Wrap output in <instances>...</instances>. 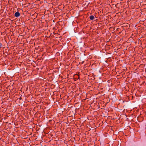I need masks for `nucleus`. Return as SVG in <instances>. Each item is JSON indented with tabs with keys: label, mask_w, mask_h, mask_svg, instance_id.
<instances>
[{
	"label": "nucleus",
	"mask_w": 146,
	"mask_h": 146,
	"mask_svg": "<svg viewBox=\"0 0 146 146\" xmlns=\"http://www.w3.org/2000/svg\"><path fill=\"white\" fill-rule=\"evenodd\" d=\"M74 31H75V28L74 29Z\"/></svg>",
	"instance_id": "obj_7"
},
{
	"label": "nucleus",
	"mask_w": 146,
	"mask_h": 146,
	"mask_svg": "<svg viewBox=\"0 0 146 146\" xmlns=\"http://www.w3.org/2000/svg\"><path fill=\"white\" fill-rule=\"evenodd\" d=\"M119 28H116V30H117V31H118L119 30Z\"/></svg>",
	"instance_id": "obj_4"
},
{
	"label": "nucleus",
	"mask_w": 146,
	"mask_h": 146,
	"mask_svg": "<svg viewBox=\"0 0 146 146\" xmlns=\"http://www.w3.org/2000/svg\"><path fill=\"white\" fill-rule=\"evenodd\" d=\"M127 27H128V26H129V25L128 24H127V25H126Z\"/></svg>",
	"instance_id": "obj_5"
},
{
	"label": "nucleus",
	"mask_w": 146,
	"mask_h": 146,
	"mask_svg": "<svg viewBox=\"0 0 146 146\" xmlns=\"http://www.w3.org/2000/svg\"><path fill=\"white\" fill-rule=\"evenodd\" d=\"M124 26H124V25H123V26H121V27H124Z\"/></svg>",
	"instance_id": "obj_6"
},
{
	"label": "nucleus",
	"mask_w": 146,
	"mask_h": 146,
	"mask_svg": "<svg viewBox=\"0 0 146 146\" xmlns=\"http://www.w3.org/2000/svg\"><path fill=\"white\" fill-rule=\"evenodd\" d=\"M20 15V13L18 12H16L15 14V16L16 17H19Z\"/></svg>",
	"instance_id": "obj_1"
},
{
	"label": "nucleus",
	"mask_w": 146,
	"mask_h": 146,
	"mask_svg": "<svg viewBox=\"0 0 146 146\" xmlns=\"http://www.w3.org/2000/svg\"><path fill=\"white\" fill-rule=\"evenodd\" d=\"M89 18L91 20H93L95 19V17L94 15L90 16L89 17Z\"/></svg>",
	"instance_id": "obj_2"
},
{
	"label": "nucleus",
	"mask_w": 146,
	"mask_h": 146,
	"mask_svg": "<svg viewBox=\"0 0 146 146\" xmlns=\"http://www.w3.org/2000/svg\"><path fill=\"white\" fill-rule=\"evenodd\" d=\"M2 46V44L1 42H0V48H1Z\"/></svg>",
	"instance_id": "obj_3"
}]
</instances>
